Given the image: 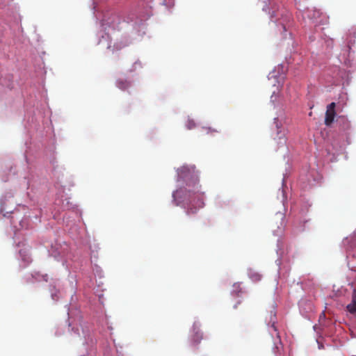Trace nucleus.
<instances>
[{
    "instance_id": "obj_5",
    "label": "nucleus",
    "mask_w": 356,
    "mask_h": 356,
    "mask_svg": "<svg viewBox=\"0 0 356 356\" xmlns=\"http://www.w3.org/2000/svg\"><path fill=\"white\" fill-rule=\"evenodd\" d=\"M131 83L126 79H119L116 81V86L122 90H126L130 88Z\"/></svg>"
},
{
    "instance_id": "obj_1",
    "label": "nucleus",
    "mask_w": 356,
    "mask_h": 356,
    "mask_svg": "<svg viewBox=\"0 0 356 356\" xmlns=\"http://www.w3.org/2000/svg\"><path fill=\"white\" fill-rule=\"evenodd\" d=\"M177 173L179 178L186 181L187 183L186 186H181L173 193V199L177 205L183 202L188 203L186 214H195L204 204V193L200 191L198 179L187 167H181Z\"/></svg>"
},
{
    "instance_id": "obj_6",
    "label": "nucleus",
    "mask_w": 356,
    "mask_h": 356,
    "mask_svg": "<svg viewBox=\"0 0 356 356\" xmlns=\"http://www.w3.org/2000/svg\"><path fill=\"white\" fill-rule=\"evenodd\" d=\"M321 15L322 13L319 10L314 8L309 11L308 17L312 19H317Z\"/></svg>"
},
{
    "instance_id": "obj_9",
    "label": "nucleus",
    "mask_w": 356,
    "mask_h": 356,
    "mask_svg": "<svg viewBox=\"0 0 356 356\" xmlns=\"http://www.w3.org/2000/svg\"><path fill=\"white\" fill-rule=\"evenodd\" d=\"M250 277L254 282H257L261 280V275L257 273H251Z\"/></svg>"
},
{
    "instance_id": "obj_7",
    "label": "nucleus",
    "mask_w": 356,
    "mask_h": 356,
    "mask_svg": "<svg viewBox=\"0 0 356 356\" xmlns=\"http://www.w3.org/2000/svg\"><path fill=\"white\" fill-rule=\"evenodd\" d=\"M202 338V333L199 330H197L195 331V334L193 337V341L197 345L201 341Z\"/></svg>"
},
{
    "instance_id": "obj_3",
    "label": "nucleus",
    "mask_w": 356,
    "mask_h": 356,
    "mask_svg": "<svg viewBox=\"0 0 356 356\" xmlns=\"http://www.w3.org/2000/svg\"><path fill=\"white\" fill-rule=\"evenodd\" d=\"M336 104L332 102L327 106L325 118V124L327 127L330 126L334 122L336 111H335Z\"/></svg>"
},
{
    "instance_id": "obj_4",
    "label": "nucleus",
    "mask_w": 356,
    "mask_h": 356,
    "mask_svg": "<svg viewBox=\"0 0 356 356\" xmlns=\"http://www.w3.org/2000/svg\"><path fill=\"white\" fill-rule=\"evenodd\" d=\"M346 309L350 314H355L356 312V290L353 291L352 301L347 305Z\"/></svg>"
},
{
    "instance_id": "obj_12",
    "label": "nucleus",
    "mask_w": 356,
    "mask_h": 356,
    "mask_svg": "<svg viewBox=\"0 0 356 356\" xmlns=\"http://www.w3.org/2000/svg\"><path fill=\"white\" fill-rule=\"evenodd\" d=\"M325 312H323L321 314H320V316H319V321H321V319H325Z\"/></svg>"
},
{
    "instance_id": "obj_11",
    "label": "nucleus",
    "mask_w": 356,
    "mask_h": 356,
    "mask_svg": "<svg viewBox=\"0 0 356 356\" xmlns=\"http://www.w3.org/2000/svg\"><path fill=\"white\" fill-rule=\"evenodd\" d=\"M126 45H127L126 44H124V43H122V42L120 44L116 43V44H115L113 45L112 51L120 50L122 47H125Z\"/></svg>"
},
{
    "instance_id": "obj_8",
    "label": "nucleus",
    "mask_w": 356,
    "mask_h": 356,
    "mask_svg": "<svg viewBox=\"0 0 356 356\" xmlns=\"http://www.w3.org/2000/svg\"><path fill=\"white\" fill-rule=\"evenodd\" d=\"M233 292L235 293L236 294L238 295L239 293H241L242 292V289L241 287V285L240 284L238 283H235L234 285H233Z\"/></svg>"
},
{
    "instance_id": "obj_10",
    "label": "nucleus",
    "mask_w": 356,
    "mask_h": 356,
    "mask_svg": "<svg viewBox=\"0 0 356 356\" xmlns=\"http://www.w3.org/2000/svg\"><path fill=\"white\" fill-rule=\"evenodd\" d=\"M195 127V123L192 120H188L186 122V127L188 129H192Z\"/></svg>"
},
{
    "instance_id": "obj_2",
    "label": "nucleus",
    "mask_w": 356,
    "mask_h": 356,
    "mask_svg": "<svg viewBox=\"0 0 356 356\" xmlns=\"http://www.w3.org/2000/svg\"><path fill=\"white\" fill-rule=\"evenodd\" d=\"M272 136L278 144L284 145L286 143V130L283 127L282 122L278 118H275L272 124Z\"/></svg>"
}]
</instances>
